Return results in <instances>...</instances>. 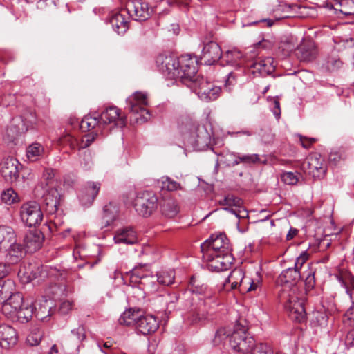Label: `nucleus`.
<instances>
[{
    "instance_id": "nucleus-35",
    "label": "nucleus",
    "mask_w": 354,
    "mask_h": 354,
    "mask_svg": "<svg viewBox=\"0 0 354 354\" xmlns=\"http://www.w3.org/2000/svg\"><path fill=\"white\" fill-rule=\"evenodd\" d=\"M15 241L16 234L14 230L8 226L0 225V251L7 250Z\"/></svg>"
},
{
    "instance_id": "nucleus-17",
    "label": "nucleus",
    "mask_w": 354,
    "mask_h": 354,
    "mask_svg": "<svg viewBox=\"0 0 354 354\" xmlns=\"http://www.w3.org/2000/svg\"><path fill=\"white\" fill-rule=\"evenodd\" d=\"M211 271L222 272L230 268L234 260L232 254H214L210 258H203Z\"/></svg>"
},
{
    "instance_id": "nucleus-57",
    "label": "nucleus",
    "mask_w": 354,
    "mask_h": 354,
    "mask_svg": "<svg viewBox=\"0 0 354 354\" xmlns=\"http://www.w3.org/2000/svg\"><path fill=\"white\" fill-rule=\"evenodd\" d=\"M71 335L77 342H82L86 339L85 328L83 325L79 326L76 329L71 330Z\"/></svg>"
},
{
    "instance_id": "nucleus-63",
    "label": "nucleus",
    "mask_w": 354,
    "mask_h": 354,
    "mask_svg": "<svg viewBox=\"0 0 354 354\" xmlns=\"http://www.w3.org/2000/svg\"><path fill=\"white\" fill-rule=\"evenodd\" d=\"M305 283L308 288H313L315 284V271L310 270L308 271Z\"/></svg>"
},
{
    "instance_id": "nucleus-29",
    "label": "nucleus",
    "mask_w": 354,
    "mask_h": 354,
    "mask_svg": "<svg viewBox=\"0 0 354 354\" xmlns=\"http://www.w3.org/2000/svg\"><path fill=\"white\" fill-rule=\"evenodd\" d=\"M41 273L39 266L33 263H27L20 266L18 277L22 283H27L37 278Z\"/></svg>"
},
{
    "instance_id": "nucleus-32",
    "label": "nucleus",
    "mask_w": 354,
    "mask_h": 354,
    "mask_svg": "<svg viewBox=\"0 0 354 354\" xmlns=\"http://www.w3.org/2000/svg\"><path fill=\"white\" fill-rule=\"evenodd\" d=\"M119 212L118 206L114 203H109L103 208V214L100 227L104 228L111 225L117 218Z\"/></svg>"
},
{
    "instance_id": "nucleus-23",
    "label": "nucleus",
    "mask_w": 354,
    "mask_h": 354,
    "mask_svg": "<svg viewBox=\"0 0 354 354\" xmlns=\"http://www.w3.org/2000/svg\"><path fill=\"white\" fill-rule=\"evenodd\" d=\"M274 71V59L270 57L258 59L250 66V73L255 76H266Z\"/></svg>"
},
{
    "instance_id": "nucleus-33",
    "label": "nucleus",
    "mask_w": 354,
    "mask_h": 354,
    "mask_svg": "<svg viewBox=\"0 0 354 354\" xmlns=\"http://www.w3.org/2000/svg\"><path fill=\"white\" fill-rule=\"evenodd\" d=\"M142 314L143 312L140 308H129L121 315L118 322L121 325L133 326L136 328L137 322H138V321L140 320Z\"/></svg>"
},
{
    "instance_id": "nucleus-21",
    "label": "nucleus",
    "mask_w": 354,
    "mask_h": 354,
    "mask_svg": "<svg viewBox=\"0 0 354 354\" xmlns=\"http://www.w3.org/2000/svg\"><path fill=\"white\" fill-rule=\"evenodd\" d=\"M113 240L116 244L133 245L137 243L138 237L134 228L127 226L119 228L115 232Z\"/></svg>"
},
{
    "instance_id": "nucleus-28",
    "label": "nucleus",
    "mask_w": 354,
    "mask_h": 354,
    "mask_svg": "<svg viewBox=\"0 0 354 354\" xmlns=\"http://www.w3.org/2000/svg\"><path fill=\"white\" fill-rule=\"evenodd\" d=\"M317 54L316 46L312 41H304L296 50V55L301 62H311L316 58Z\"/></svg>"
},
{
    "instance_id": "nucleus-30",
    "label": "nucleus",
    "mask_w": 354,
    "mask_h": 354,
    "mask_svg": "<svg viewBox=\"0 0 354 354\" xmlns=\"http://www.w3.org/2000/svg\"><path fill=\"white\" fill-rule=\"evenodd\" d=\"M301 278V274L300 273V271L295 268H289L282 272L279 275L278 280L283 286L282 289H283L286 286H288L290 288L296 286V283Z\"/></svg>"
},
{
    "instance_id": "nucleus-44",
    "label": "nucleus",
    "mask_w": 354,
    "mask_h": 354,
    "mask_svg": "<svg viewBox=\"0 0 354 354\" xmlns=\"http://www.w3.org/2000/svg\"><path fill=\"white\" fill-rule=\"evenodd\" d=\"M324 64L328 71H335L342 67L343 62L337 53H332L327 57Z\"/></svg>"
},
{
    "instance_id": "nucleus-12",
    "label": "nucleus",
    "mask_w": 354,
    "mask_h": 354,
    "mask_svg": "<svg viewBox=\"0 0 354 354\" xmlns=\"http://www.w3.org/2000/svg\"><path fill=\"white\" fill-rule=\"evenodd\" d=\"M102 127L109 126L110 129L113 127L122 128L127 124V117L117 106H111L106 107L100 115Z\"/></svg>"
},
{
    "instance_id": "nucleus-5",
    "label": "nucleus",
    "mask_w": 354,
    "mask_h": 354,
    "mask_svg": "<svg viewBox=\"0 0 354 354\" xmlns=\"http://www.w3.org/2000/svg\"><path fill=\"white\" fill-rule=\"evenodd\" d=\"M230 344L231 347L236 351L243 353H250L255 341L254 338L247 333V328L236 323L233 329V332L230 336Z\"/></svg>"
},
{
    "instance_id": "nucleus-14",
    "label": "nucleus",
    "mask_w": 354,
    "mask_h": 354,
    "mask_svg": "<svg viewBox=\"0 0 354 354\" xmlns=\"http://www.w3.org/2000/svg\"><path fill=\"white\" fill-rule=\"evenodd\" d=\"M21 165L13 157H7L0 163V172L8 183L15 182L19 176V169Z\"/></svg>"
},
{
    "instance_id": "nucleus-60",
    "label": "nucleus",
    "mask_w": 354,
    "mask_h": 354,
    "mask_svg": "<svg viewBox=\"0 0 354 354\" xmlns=\"http://www.w3.org/2000/svg\"><path fill=\"white\" fill-rule=\"evenodd\" d=\"M63 142L68 145L72 149H79V145L81 144L80 140L71 135H67L64 138Z\"/></svg>"
},
{
    "instance_id": "nucleus-11",
    "label": "nucleus",
    "mask_w": 354,
    "mask_h": 354,
    "mask_svg": "<svg viewBox=\"0 0 354 354\" xmlns=\"http://www.w3.org/2000/svg\"><path fill=\"white\" fill-rule=\"evenodd\" d=\"M20 216L22 221L28 227H35L43 220L40 205L35 201L24 203L20 208Z\"/></svg>"
},
{
    "instance_id": "nucleus-20",
    "label": "nucleus",
    "mask_w": 354,
    "mask_h": 354,
    "mask_svg": "<svg viewBox=\"0 0 354 354\" xmlns=\"http://www.w3.org/2000/svg\"><path fill=\"white\" fill-rule=\"evenodd\" d=\"M100 189V184L97 182H87L82 187L79 198L81 204L87 207L91 205Z\"/></svg>"
},
{
    "instance_id": "nucleus-47",
    "label": "nucleus",
    "mask_w": 354,
    "mask_h": 354,
    "mask_svg": "<svg viewBox=\"0 0 354 354\" xmlns=\"http://www.w3.org/2000/svg\"><path fill=\"white\" fill-rule=\"evenodd\" d=\"M160 183L162 189L171 192L181 189L180 183L167 176L162 177L161 178Z\"/></svg>"
},
{
    "instance_id": "nucleus-55",
    "label": "nucleus",
    "mask_w": 354,
    "mask_h": 354,
    "mask_svg": "<svg viewBox=\"0 0 354 354\" xmlns=\"http://www.w3.org/2000/svg\"><path fill=\"white\" fill-rule=\"evenodd\" d=\"M281 179L284 183L290 185H296L299 180L297 175L291 171L283 173Z\"/></svg>"
},
{
    "instance_id": "nucleus-31",
    "label": "nucleus",
    "mask_w": 354,
    "mask_h": 354,
    "mask_svg": "<svg viewBox=\"0 0 354 354\" xmlns=\"http://www.w3.org/2000/svg\"><path fill=\"white\" fill-rule=\"evenodd\" d=\"M61 195L58 190L55 188L50 189L44 195V202L46 205V211L53 214L57 212L58 207L60 204Z\"/></svg>"
},
{
    "instance_id": "nucleus-41",
    "label": "nucleus",
    "mask_w": 354,
    "mask_h": 354,
    "mask_svg": "<svg viewBox=\"0 0 354 354\" xmlns=\"http://www.w3.org/2000/svg\"><path fill=\"white\" fill-rule=\"evenodd\" d=\"M242 55L240 51L237 50H230L226 51L224 54H221L222 62H225L227 65L236 66L239 64L238 62Z\"/></svg>"
},
{
    "instance_id": "nucleus-25",
    "label": "nucleus",
    "mask_w": 354,
    "mask_h": 354,
    "mask_svg": "<svg viewBox=\"0 0 354 354\" xmlns=\"http://www.w3.org/2000/svg\"><path fill=\"white\" fill-rule=\"evenodd\" d=\"M136 329L138 333L144 335L153 333L159 327L157 319L152 315H142L140 320L138 321Z\"/></svg>"
},
{
    "instance_id": "nucleus-42",
    "label": "nucleus",
    "mask_w": 354,
    "mask_h": 354,
    "mask_svg": "<svg viewBox=\"0 0 354 354\" xmlns=\"http://www.w3.org/2000/svg\"><path fill=\"white\" fill-rule=\"evenodd\" d=\"M97 126L99 128L102 127L100 118L98 119L97 116L86 115L80 122V129L84 131H90Z\"/></svg>"
},
{
    "instance_id": "nucleus-27",
    "label": "nucleus",
    "mask_w": 354,
    "mask_h": 354,
    "mask_svg": "<svg viewBox=\"0 0 354 354\" xmlns=\"http://www.w3.org/2000/svg\"><path fill=\"white\" fill-rule=\"evenodd\" d=\"M6 256V264L10 265L16 264L21 261V259L28 253L24 245L16 241L10 244L7 250Z\"/></svg>"
},
{
    "instance_id": "nucleus-3",
    "label": "nucleus",
    "mask_w": 354,
    "mask_h": 354,
    "mask_svg": "<svg viewBox=\"0 0 354 354\" xmlns=\"http://www.w3.org/2000/svg\"><path fill=\"white\" fill-rule=\"evenodd\" d=\"M280 302L283 304L289 317L298 322L305 320L306 313L304 300L297 286H286L281 289L279 295Z\"/></svg>"
},
{
    "instance_id": "nucleus-49",
    "label": "nucleus",
    "mask_w": 354,
    "mask_h": 354,
    "mask_svg": "<svg viewBox=\"0 0 354 354\" xmlns=\"http://www.w3.org/2000/svg\"><path fill=\"white\" fill-rule=\"evenodd\" d=\"M250 353V354H274L271 346L267 343H255Z\"/></svg>"
},
{
    "instance_id": "nucleus-18",
    "label": "nucleus",
    "mask_w": 354,
    "mask_h": 354,
    "mask_svg": "<svg viewBox=\"0 0 354 354\" xmlns=\"http://www.w3.org/2000/svg\"><path fill=\"white\" fill-rule=\"evenodd\" d=\"M221 48L214 41H210L204 44L201 55V59L205 65H212L221 57Z\"/></svg>"
},
{
    "instance_id": "nucleus-45",
    "label": "nucleus",
    "mask_w": 354,
    "mask_h": 354,
    "mask_svg": "<svg viewBox=\"0 0 354 354\" xmlns=\"http://www.w3.org/2000/svg\"><path fill=\"white\" fill-rule=\"evenodd\" d=\"M130 278L131 282L140 283L145 284L147 282H154V277H147L141 273L140 268H135L130 272Z\"/></svg>"
},
{
    "instance_id": "nucleus-51",
    "label": "nucleus",
    "mask_w": 354,
    "mask_h": 354,
    "mask_svg": "<svg viewBox=\"0 0 354 354\" xmlns=\"http://www.w3.org/2000/svg\"><path fill=\"white\" fill-rule=\"evenodd\" d=\"M13 283L10 280L5 281L3 283L0 281V302L3 301L11 295V288Z\"/></svg>"
},
{
    "instance_id": "nucleus-56",
    "label": "nucleus",
    "mask_w": 354,
    "mask_h": 354,
    "mask_svg": "<svg viewBox=\"0 0 354 354\" xmlns=\"http://www.w3.org/2000/svg\"><path fill=\"white\" fill-rule=\"evenodd\" d=\"M230 336V332L225 328H221L216 332L214 339V344L215 345L221 344Z\"/></svg>"
},
{
    "instance_id": "nucleus-61",
    "label": "nucleus",
    "mask_w": 354,
    "mask_h": 354,
    "mask_svg": "<svg viewBox=\"0 0 354 354\" xmlns=\"http://www.w3.org/2000/svg\"><path fill=\"white\" fill-rule=\"evenodd\" d=\"M308 259V254L306 252H303L296 259L295 263V268L299 271L302 268L304 263Z\"/></svg>"
},
{
    "instance_id": "nucleus-48",
    "label": "nucleus",
    "mask_w": 354,
    "mask_h": 354,
    "mask_svg": "<svg viewBox=\"0 0 354 354\" xmlns=\"http://www.w3.org/2000/svg\"><path fill=\"white\" fill-rule=\"evenodd\" d=\"M259 157L257 154L238 156L233 161L232 166L237 165L240 163L252 164L259 162Z\"/></svg>"
},
{
    "instance_id": "nucleus-54",
    "label": "nucleus",
    "mask_w": 354,
    "mask_h": 354,
    "mask_svg": "<svg viewBox=\"0 0 354 354\" xmlns=\"http://www.w3.org/2000/svg\"><path fill=\"white\" fill-rule=\"evenodd\" d=\"M312 322L315 326H325L328 323V316L325 313L316 312L313 315Z\"/></svg>"
},
{
    "instance_id": "nucleus-50",
    "label": "nucleus",
    "mask_w": 354,
    "mask_h": 354,
    "mask_svg": "<svg viewBox=\"0 0 354 354\" xmlns=\"http://www.w3.org/2000/svg\"><path fill=\"white\" fill-rule=\"evenodd\" d=\"M1 200L3 203L11 205L19 201L17 193L12 189H8L1 193Z\"/></svg>"
},
{
    "instance_id": "nucleus-40",
    "label": "nucleus",
    "mask_w": 354,
    "mask_h": 354,
    "mask_svg": "<svg viewBox=\"0 0 354 354\" xmlns=\"http://www.w3.org/2000/svg\"><path fill=\"white\" fill-rule=\"evenodd\" d=\"M162 214L168 218L175 217L179 212L177 203L173 199H167L161 205Z\"/></svg>"
},
{
    "instance_id": "nucleus-13",
    "label": "nucleus",
    "mask_w": 354,
    "mask_h": 354,
    "mask_svg": "<svg viewBox=\"0 0 354 354\" xmlns=\"http://www.w3.org/2000/svg\"><path fill=\"white\" fill-rule=\"evenodd\" d=\"M128 15L134 20L142 21L148 19L153 12L149 3L142 0L129 2L127 5Z\"/></svg>"
},
{
    "instance_id": "nucleus-24",
    "label": "nucleus",
    "mask_w": 354,
    "mask_h": 354,
    "mask_svg": "<svg viewBox=\"0 0 354 354\" xmlns=\"http://www.w3.org/2000/svg\"><path fill=\"white\" fill-rule=\"evenodd\" d=\"M44 241V236L40 230L30 231L24 237V248L27 252L33 253L41 248Z\"/></svg>"
},
{
    "instance_id": "nucleus-34",
    "label": "nucleus",
    "mask_w": 354,
    "mask_h": 354,
    "mask_svg": "<svg viewBox=\"0 0 354 354\" xmlns=\"http://www.w3.org/2000/svg\"><path fill=\"white\" fill-rule=\"evenodd\" d=\"M228 281L231 283L232 289H236L239 288L240 292L244 285H249L250 278L245 277L244 273L241 269H235L231 272L228 277Z\"/></svg>"
},
{
    "instance_id": "nucleus-9",
    "label": "nucleus",
    "mask_w": 354,
    "mask_h": 354,
    "mask_svg": "<svg viewBox=\"0 0 354 354\" xmlns=\"http://www.w3.org/2000/svg\"><path fill=\"white\" fill-rule=\"evenodd\" d=\"M133 206L138 214L149 216L158 207V198L149 191L138 192L134 199Z\"/></svg>"
},
{
    "instance_id": "nucleus-53",
    "label": "nucleus",
    "mask_w": 354,
    "mask_h": 354,
    "mask_svg": "<svg viewBox=\"0 0 354 354\" xmlns=\"http://www.w3.org/2000/svg\"><path fill=\"white\" fill-rule=\"evenodd\" d=\"M339 12L344 15H354V1L343 0L340 3Z\"/></svg>"
},
{
    "instance_id": "nucleus-43",
    "label": "nucleus",
    "mask_w": 354,
    "mask_h": 354,
    "mask_svg": "<svg viewBox=\"0 0 354 354\" xmlns=\"http://www.w3.org/2000/svg\"><path fill=\"white\" fill-rule=\"evenodd\" d=\"M175 272L174 270H162L156 275L157 281L163 286H170L174 283Z\"/></svg>"
},
{
    "instance_id": "nucleus-37",
    "label": "nucleus",
    "mask_w": 354,
    "mask_h": 354,
    "mask_svg": "<svg viewBox=\"0 0 354 354\" xmlns=\"http://www.w3.org/2000/svg\"><path fill=\"white\" fill-rule=\"evenodd\" d=\"M45 149L39 142H34L26 148L27 158L32 162L39 160L44 155Z\"/></svg>"
},
{
    "instance_id": "nucleus-62",
    "label": "nucleus",
    "mask_w": 354,
    "mask_h": 354,
    "mask_svg": "<svg viewBox=\"0 0 354 354\" xmlns=\"http://www.w3.org/2000/svg\"><path fill=\"white\" fill-rule=\"evenodd\" d=\"M73 308V303L70 301H63L61 302L59 308V313L62 315H66Z\"/></svg>"
},
{
    "instance_id": "nucleus-16",
    "label": "nucleus",
    "mask_w": 354,
    "mask_h": 354,
    "mask_svg": "<svg viewBox=\"0 0 354 354\" xmlns=\"http://www.w3.org/2000/svg\"><path fill=\"white\" fill-rule=\"evenodd\" d=\"M218 203L225 206V210L231 212L239 218L248 216V212L242 207V200L232 194H227L223 198L218 201Z\"/></svg>"
},
{
    "instance_id": "nucleus-7",
    "label": "nucleus",
    "mask_w": 354,
    "mask_h": 354,
    "mask_svg": "<svg viewBox=\"0 0 354 354\" xmlns=\"http://www.w3.org/2000/svg\"><path fill=\"white\" fill-rule=\"evenodd\" d=\"M128 109L134 115L136 122H144L150 119L151 115L146 106L147 96L142 92L136 91L127 99Z\"/></svg>"
},
{
    "instance_id": "nucleus-19",
    "label": "nucleus",
    "mask_w": 354,
    "mask_h": 354,
    "mask_svg": "<svg viewBox=\"0 0 354 354\" xmlns=\"http://www.w3.org/2000/svg\"><path fill=\"white\" fill-rule=\"evenodd\" d=\"M129 15L127 10H122L119 12H113L109 17V22L113 29L118 35L124 34L129 29Z\"/></svg>"
},
{
    "instance_id": "nucleus-36",
    "label": "nucleus",
    "mask_w": 354,
    "mask_h": 354,
    "mask_svg": "<svg viewBox=\"0 0 354 354\" xmlns=\"http://www.w3.org/2000/svg\"><path fill=\"white\" fill-rule=\"evenodd\" d=\"M26 132V127L21 126L16 122V119H13L10 125L7 128L6 136L9 142H14L15 139L20 135Z\"/></svg>"
},
{
    "instance_id": "nucleus-4",
    "label": "nucleus",
    "mask_w": 354,
    "mask_h": 354,
    "mask_svg": "<svg viewBox=\"0 0 354 354\" xmlns=\"http://www.w3.org/2000/svg\"><path fill=\"white\" fill-rule=\"evenodd\" d=\"M182 131L185 136L188 137L189 142L198 150L203 149L209 143L210 137L207 131L196 122L186 120L185 127Z\"/></svg>"
},
{
    "instance_id": "nucleus-26",
    "label": "nucleus",
    "mask_w": 354,
    "mask_h": 354,
    "mask_svg": "<svg viewBox=\"0 0 354 354\" xmlns=\"http://www.w3.org/2000/svg\"><path fill=\"white\" fill-rule=\"evenodd\" d=\"M17 342V335L14 328L9 325H0V346L8 349Z\"/></svg>"
},
{
    "instance_id": "nucleus-59",
    "label": "nucleus",
    "mask_w": 354,
    "mask_h": 354,
    "mask_svg": "<svg viewBox=\"0 0 354 354\" xmlns=\"http://www.w3.org/2000/svg\"><path fill=\"white\" fill-rule=\"evenodd\" d=\"M236 74L233 72L228 73L224 85L225 89H226L228 92H230L236 85Z\"/></svg>"
},
{
    "instance_id": "nucleus-38",
    "label": "nucleus",
    "mask_w": 354,
    "mask_h": 354,
    "mask_svg": "<svg viewBox=\"0 0 354 354\" xmlns=\"http://www.w3.org/2000/svg\"><path fill=\"white\" fill-rule=\"evenodd\" d=\"M16 122L21 126L26 127V131L29 129H33L37 124L35 113L32 111H26L20 118H15Z\"/></svg>"
},
{
    "instance_id": "nucleus-52",
    "label": "nucleus",
    "mask_w": 354,
    "mask_h": 354,
    "mask_svg": "<svg viewBox=\"0 0 354 354\" xmlns=\"http://www.w3.org/2000/svg\"><path fill=\"white\" fill-rule=\"evenodd\" d=\"M42 336V331L39 329H35L28 335L26 343L31 346H37L40 343Z\"/></svg>"
},
{
    "instance_id": "nucleus-1",
    "label": "nucleus",
    "mask_w": 354,
    "mask_h": 354,
    "mask_svg": "<svg viewBox=\"0 0 354 354\" xmlns=\"http://www.w3.org/2000/svg\"><path fill=\"white\" fill-rule=\"evenodd\" d=\"M160 71L167 79L179 80L187 87L198 76L196 60L190 55H185L179 58L172 56L160 55L156 59Z\"/></svg>"
},
{
    "instance_id": "nucleus-39",
    "label": "nucleus",
    "mask_w": 354,
    "mask_h": 354,
    "mask_svg": "<svg viewBox=\"0 0 354 354\" xmlns=\"http://www.w3.org/2000/svg\"><path fill=\"white\" fill-rule=\"evenodd\" d=\"M339 281L346 289V292L349 295L351 301L354 303V276L346 272L340 276Z\"/></svg>"
},
{
    "instance_id": "nucleus-10",
    "label": "nucleus",
    "mask_w": 354,
    "mask_h": 354,
    "mask_svg": "<svg viewBox=\"0 0 354 354\" xmlns=\"http://www.w3.org/2000/svg\"><path fill=\"white\" fill-rule=\"evenodd\" d=\"M194 303L187 313L186 319L190 324H202L205 320L209 319L211 315V312L207 306H209L211 299L209 297L203 299L198 298L196 299L193 298Z\"/></svg>"
},
{
    "instance_id": "nucleus-15",
    "label": "nucleus",
    "mask_w": 354,
    "mask_h": 354,
    "mask_svg": "<svg viewBox=\"0 0 354 354\" xmlns=\"http://www.w3.org/2000/svg\"><path fill=\"white\" fill-rule=\"evenodd\" d=\"M303 168L306 173L312 175L314 178H322L326 172L324 160L318 153L310 156L306 162H304Z\"/></svg>"
},
{
    "instance_id": "nucleus-64",
    "label": "nucleus",
    "mask_w": 354,
    "mask_h": 354,
    "mask_svg": "<svg viewBox=\"0 0 354 354\" xmlns=\"http://www.w3.org/2000/svg\"><path fill=\"white\" fill-rule=\"evenodd\" d=\"M260 284V281L257 280V281H253L252 279H250V281L249 283V285H244L243 288L242 289L241 292H250L252 290H255L259 287Z\"/></svg>"
},
{
    "instance_id": "nucleus-22",
    "label": "nucleus",
    "mask_w": 354,
    "mask_h": 354,
    "mask_svg": "<svg viewBox=\"0 0 354 354\" xmlns=\"http://www.w3.org/2000/svg\"><path fill=\"white\" fill-rule=\"evenodd\" d=\"M53 301L46 297H42L39 301H36L35 305H32L33 315L35 314L38 319L42 321L49 317L53 313Z\"/></svg>"
},
{
    "instance_id": "nucleus-46",
    "label": "nucleus",
    "mask_w": 354,
    "mask_h": 354,
    "mask_svg": "<svg viewBox=\"0 0 354 354\" xmlns=\"http://www.w3.org/2000/svg\"><path fill=\"white\" fill-rule=\"evenodd\" d=\"M64 221L61 215H56L51 221L49 228L51 231H57L63 236H66L65 232L70 231L69 228L64 227Z\"/></svg>"
},
{
    "instance_id": "nucleus-6",
    "label": "nucleus",
    "mask_w": 354,
    "mask_h": 354,
    "mask_svg": "<svg viewBox=\"0 0 354 354\" xmlns=\"http://www.w3.org/2000/svg\"><path fill=\"white\" fill-rule=\"evenodd\" d=\"M203 258H210L214 254H231L229 240L224 234H212L201 245Z\"/></svg>"
},
{
    "instance_id": "nucleus-2",
    "label": "nucleus",
    "mask_w": 354,
    "mask_h": 354,
    "mask_svg": "<svg viewBox=\"0 0 354 354\" xmlns=\"http://www.w3.org/2000/svg\"><path fill=\"white\" fill-rule=\"evenodd\" d=\"M2 302V313L8 319L23 323L27 322L33 315L32 303L24 301L19 292L11 294Z\"/></svg>"
},
{
    "instance_id": "nucleus-58",
    "label": "nucleus",
    "mask_w": 354,
    "mask_h": 354,
    "mask_svg": "<svg viewBox=\"0 0 354 354\" xmlns=\"http://www.w3.org/2000/svg\"><path fill=\"white\" fill-rule=\"evenodd\" d=\"M97 136V133H88L85 135L82 139L80 140L81 144L79 145V150L82 149H84L88 147L91 145V144L94 141L95 139V136Z\"/></svg>"
},
{
    "instance_id": "nucleus-8",
    "label": "nucleus",
    "mask_w": 354,
    "mask_h": 354,
    "mask_svg": "<svg viewBox=\"0 0 354 354\" xmlns=\"http://www.w3.org/2000/svg\"><path fill=\"white\" fill-rule=\"evenodd\" d=\"M198 97L203 101L209 102L216 100L220 95L221 89L212 82L202 76L197 78L188 86Z\"/></svg>"
}]
</instances>
